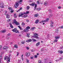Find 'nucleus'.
<instances>
[{
  "label": "nucleus",
  "mask_w": 63,
  "mask_h": 63,
  "mask_svg": "<svg viewBox=\"0 0 63 63\" xmlns=\"http://www.w3.org/2000/svg\"><path fill=\"white\" fill-rule=\"evenodd\" d=\"M26 21H27V22H28V21H29V20H26Z\"/></svg>",
  "instance_id": "13d9d810"
},
{
  "label": "nucleus",
  "mask_w": 63,
  "mask_h": 63,
  "mask_svg": "<svg viewBox=\"0 0 63 63\" xmlns=\"http://www.w3.org/2000/svg\"><path fill=\"white\" fill-rule=\"evenodd\" d=\"M6 17L7 18H9L10 17V16L8 14H7Z\"/></svg>",
  "instance_id": "ddd939ff"
},
{
  "label": "nucleus",
  "mask_w": 63,
  "mask_h": 63,
  "mask_svg": "<svg viewBox=\"0 0 63 63\" xmlns=\"http://www.w3.org/2000/svg\"><path fill=\"white\" fill-rule=\"evenodd\" d=\"M6 32V30H2L0 31L1 33H4Z\"/></svg>",
  "instance_id": "1a4fd4ad"
},
{
  "label": "nucleus",
  "mask_w": 63,
  "mask_h": 63,
  "mask_svg": "<svg viewBox=\"0 0 63 63\" xmlns=\"http://www.w3.org/2000/svg\"><path fill=\"white\" fill-rule=\"evenodd\" d=\"M53 23H54L53 22H51V25L53 24Z\"/></svg>",
  "instance_id": "09e8293b"
},
{
  "label": "nucleus",
  "mask_w": 63,
  "mask_h": 63,
  "mask_svg": "<svg viewBox=\"0 0 63 63\" xmlns=\"http://www.w3.org/2000/svg\"><path fill=\"white\" fill-rule=\"evenodd\" d=\"M26 28L27 29H30V27L29 26H28L26 27Z\"/></svg>",
  "instance_id": "2f4dec72"
},
{
  "label": "nucleus",
  "mask_w": 63,
  "mask_h": 63,
  "mask_svg": "<svg viewBox=\"0 0 63 63\" xmlns=\"http://www.w3.org/2000/svg\"><path fill=\"white\" fill-rule=\"evenodd\" d=\"M30 9V6H27V10H29Z\"/></svg>",
  "instance_id": "cd10ccee"
},
{
  "label": "nucleus",
  "mask_w": 63,
  "mask_h": 63,
  "mask_svg": "<svg viewBox=\"0 0 63 63\" xmlns=\"http://www.w3.org/2000/svg\"><path fill=\"white\" fill-rule=\"evenodd\" d=\"M20 2H22V0H19Z\"/></svg>",
  "instance_id": "8fccbe9b"
},
{
  "label": "nucleus",
  "mask_w": 63,
  "mask_h": 63,
  "mask_svg": "<svg viewBox=\"0 0 63 63\" xmlns=\"http://www.w3.org/2000/svg\"><path fill=\"white\" fill-rule=\"evenodd\" d=\"M8 9H9L10 11H12L13 9H12V8L10 7H8Z\"/></svg>",
  "instance_id": "4be33fe9"
},
{
  "label": "nucleus",
  "mask_w": 63,
  "mask_h": 63,
  "mask_svg": "<svg viewBox=\"0 0 63 63\" xmlns=\"http://www.w3.org/2000/svg\"><path fill=\"white\" fill-rule=\"evenodd\" d=\"M34 16L35 17H38L39 16L38 14H35L34 15Z\"/></svg>",
  "instance_id": "6ab92c4d"
},
{
  "label": "nucleus",
  "mask_w": 63,
  "mask_h": 63,
  "mask_svg": "<svg viewBox=\"0 0 63 63\" xmlns=\"http://www.w3.org/2000/svg\"><path fill=\"white\" fill-rule=\"evenodd\" d=\"M9 25H10V27L11 28H14V27L13 26L12 24H11V23H9Z\"/></svg>",
  "instance_id": "dca6fc26"
},
{
  "label": "nucleus",
  "mask_w": 63,
  "mask_h": 63,
  "mask_svg": "<svg viewBox=\"0 0 63 63\" xmlns=\"http://www.w3.org/2000/svg\"><path fill=\"white\" fill-rule=\"evenodd\" d=\"M14 12L13 10H12L11 11H10L11 13H13V12Z\"/></svg>",
  "instance_id": "603ef678"
},
{
  "label": "nucleus",
  "mask_w": 63,
  "mask_h": 63,
  "mask_svg": "<svg viewBox=\"0 0 63 63\" xmlns=\"http://www.w3.org/2000/svg\"><path fill=\"white\" fill-rule=\"evenodd\" d=\"M26 48H27V49H29V47H27Z\"/></svg>",
  "instance_id": "338daca9"
},
{
  "label": "nucleus",
  "mask_w": 63,
  "mask_h": 63,
  "mask_svg": "<svg viewBox=\"0 0 63 63\" xmlns=\"http://www.w3.org/2000/svg\"><path fill=\"white\" fill-rule=\"evenodd\" d=\"M40 42H38L36 44V46L37 47H38L39 45H40Z\"/></svg>",
  "instance_id": "9b49d317"
},
{
  "label": "nucleus",
  "mask_w": 63,
  "mask_h": 63,
  "mask_svg": "<svg viewBox=\"0 0 63 63\" xmlns=\"http://www.w3.org/2000/svg\"><path fill=\"white\" fill-rule=\"evenodd\" d=\"M34 37H35V38H36V39H38L39 38V37H38V34L37 33H35L34 34Z\"/></svg>",
  "instance_id": "39448f33"
},
{
  "label": "nucleus",
  "mask_w": 63,
  "mask_h": 63,
  "mask_svg": "<svg viewBox=\"0 0 63 63\" xmlns=\"http://www.w3.org/2000/svg\"><path fill=\"white\" fill-rule=\"evenodd\" d=\"M41 51H44V49L43 48L41 49Z\"/></svg>",
  "instance_id": "052dcab7"
},
{
  "label": "nucleus",
  "mask_w": 63,
  "mask_h": 63,
  "mask_svg": "<svg viewBox=\"0 0 63 63\" xmlns=\"http://www.w3.org/2000/svg\"><path fill=\"white\" fill-rule=\"evenodd\" d=\"M37 10H41V8H37Z\"/></svg>",
  "instance_id": "4c0bfd02"
},
{
  "label": "nucleus",
  "mask_w": 63,
  "mask_h": 63,
  "mask_svg": "<svg viewBox=\"0 0 63 63\" xmlns=\"http://www.w3.org/2000/svg\"><path fill=\"white\" fill-rule=\"evenodd\" d=\"M1 57H0V63H1Z\"/></svg>",
  "instance_id": "49530a36"
},
{
  "label": "nucleus",
  "mask_w": 63,
  "mask_h": 63,
  "mask_svg": "<svg viewBox=\"0 0 63 63\" xmlns=\"http://www.w3.org/2000/svg\"><path fill=\"white\" fill-rule=\"evenodd\" d=\"M8 36H10V35H11V34L10 33H8Z\"/></svg>",
  "instance_id": "e2e57ef3"
},
{
  "label": "nucleus",
  "mask_w": 63,
  "mask_h": 63,
  "mask_svg": "<svg viewBox=\"0 0 63 63\" xmlns=\"http://www.w3.org/2000/svg\"><path fill=\"white\" fill-rule=\"evenodd\" d=\"M39 19H37L35 21V23L36 24L38 23L39 22Z\"/></svg>",
  "instance_id": "a211bd4d"
},
{
  "label": "nucleus",
  "mask_w": 63,
  "mask_h": 63,
  "mask_svg": "<svg viewBox=\"0 0 63 63\" xmlns=\"http://www.w3.org/2000/svg\"><path fill=\"white\" fill-rule=\"evenodd\" d=\"M26 56L27 57H28L30 55V53L29 52H26L25 54Z\"/></svg>",
  "instance_id": "423d86ee"
},
{
  "label": "nucleus",
  "mask_w": 63,
  "mask_h": 63,
  "mask_svg": "<svg viewBox=\"0 0 63 63\" xmlns=\"http://www.w3.org/2000/svg\"><path fill=\"white\" fill-rule=\"evenodd\" d=\"M21 25L22 26H24V25H25V23L23 22L21 23Z\"/></svg>",
  "instance_id": "b1692460"
},
{
  "label": "nucleus",
  "mask_w": 63,
  "mask_h": 63,
  "mask_svg": "<svg viewBox=\"0 0 63 63\" xmlns=\"http://www.w3.org/2000/svg\"><path fill=\"white\" fill-rule=\"evenodd\" d=\"M30 33H28L27 34V36L28 37V38H29L30 37Z\"/></svg>",
  "instance_id": "412c9836"
},
{
  "label": "nucleus",
  "mask_w": 63,
  "mask_h": 63,
  "mask_svg": "<svg viewBox=\"0 0 63 63\" xmlns=\"http://www.w3.org/2000/svg\"><path fill=\"white\" fill-rule=\"evenodd\" d=\"M59 28H63V26H62L61 27H59Z\"/></svg>",
  "instance_id": "de8ad7c7"
},
{
  "label": "nucleus",
  "mask_w": 63,
  "mask_h": 63,
  "mask_svg": "<svg viewBox=\"0 0 63 63\" xmlns=\"http://www.w3.org/2000/svg\"><path fill=\"white\" fill-rule=\"evenodd\" d=\"M14 47L15 48H18V47L16 44L14 46Z\"/></svg>",
  "instance_id": "2eb2a0df"
},
{
  "label": "nucleus",
  "mask_w": 63,
  "mask_h": 63,
  "mask_svg": "<svg viewBox=\"0 0 63 63\" xmlns=\"http://www.w3.org/2000/svg\"><path fill=\"white\" fill-rule=\"evenodd\" d=\"M37 4H35V5L34 7V10H36V8L37 7Z\"/></svg>",
  "instance_id": "72a5a7b5"
},
{
  "label": "nucleus",
  "mask_w": 63,
  "mask_h": 63,
  "mask_svg": "<svg viewBox=\"0 0 63 63\" xmlns=\"http://www.w3.org/2000/svg\"><path fill=\"white\" fill-rule=\"evenodd\" d=\"M17 56H18V55H19V53H18L17 52Z\"/></svg>",
  "instance_id": "3c124183"
},
{
  "label": "nucleus",
  "mask_w": 63,
  "mask_h": 63,
  "mask_svg": "<svg viewBox=\"0 0 63 63\" xmlns=\"http://www.w3.org/2000/svg\"><path fill=\"white\" fill-rule=\"evenodd\" d=\"M62 7H61L60 6H59L58 7V8L59 9H60Z\"/></svg>",
  "instance_id": "37998d69"
},
{
  "label": "nucleus",
  "mask_w": 63,
  "mask_h": 63,
  "mask_svg": "<svg viewBox=\"0 0 63 63\" xmlns=\"http://www.w3.org/2000/svg\"><path fill=\"white\" fill-rule=\"evenodd\" d=\"M29 12L26 11V14H29Z\"/></svg>",
  "instance_id": "a19ab883"
},
{
  "label": "nucleus",
  "mask_w": 63,
  "mask_h": 63,
  "mask_svg": "<svg viewBox=\"0 0 63 63\" xmlns=\"http://www.w3.org/2000/svg\"><path fill=\"white\" fill-rule=\"evenodd\" d=\"M62 59V58H60L59 59V60H61V59Z\"/></svg>",
  "instance_id": "bf43d9fd"
},
{
  "label": "nucleus",
  "mask_w": 63,
  "mask_h": 63,
  "mask_svg": "<svg viewBox=\"0 0 63 63\" xmlns=\"http://www.w3.org/2000/svg\"><path fill=\"white\" fill-rule=\"evenodd\" d=\"M19 32V31L18 30H17L16 29V32H15V33H18V32Z\"/></svg>",
  "instance_id": "c9c22d12"
},
{
  "label": "nucleus",
  "mask_w": 63,
  "mask_h": 63,
  "mask_svg": "<svg viewBox=\"0 0 63 63\" xmlns=\"http://www.w3.org/2000/svg\"><path fill=\"white\" fill-rule=\"evenodd\" d=\"M25 41H24V42H21V44H22L23 45V44H25Z\"/></svg>",
  "instance_id": "58836bf2"
},
{
  "label": "nucleus",
  "mask_w": 63,
  "mask_h": 63,
  "mask_svg": "<svg viewBox=\"0 0 63 63\" xmlns=\"http://www.w3.org/2000/svg\"><path fill=\"white\" fill-rule=\"evenodd\" d=\"M35 28V27H32V28H31V30H32V31H33L34 30V29Z\"/></svg>",
  "instance_id": "5701e85b"
},
{
  "label": "nucleus",
  "mask_w": 63,
  "mask_h": 63,
  "mask_svg": "<svg viewBox=\"0 0 63 63\" xmlns=\"http://www.w3.org/2000/svg\"><path fill=\"white\" fill-rule=\"evenodd\" d=\"M2 47V46H0V48H1Z\"/></svg>",
  "instance_id": "6e6d98bb"
},
{
  "label": "nucleus",
  "mask_w": 63,
  "mask_h": 63,
  "mask_svg": "<svg viewBox=\"0 0 63 63\" xmlns=\"http://www.w3.org/2000/svg\"><path fill=\"white\" fill-rule=\"evenodd\" d=\"M16 28H15L14 29H13L12 30V31L14 32H16Z\"/></svg>",
  "instance_id": "f3484780"
},
{
  "label": "nucleus",
  "mask_w": 63,
  "mask_h": 63,
  "mask_svg": "<svg viewBox=\"0 0 63 63\" xmlns=\"http://www.w3.org/2000/svg\"><path fill=\"white\" fill-rule=\"evenodd\" d=\"M18 27H19V28L20 29V30H22V28L21 27H20V26H18Z\"/></svg>",
  "instance_id": "bb28decb"
},
{
  "label": "nucleus",
  "mask_w": 63,
  "mask_h": 63,
  "mask_svg": "<svg viewBox=\"0 0 63 63\" xmlns=\"http://www.w3.org/2000/svg\"><path fill=\"white\" fill-rule=\"evenodd\" d=\"M8 46H4L3 47V49H7L8 48Z\"/></svg>",
  "instance_id": "0eeeda50"
},
{
  "label": "nucleus",
  "mask_w": 63,
  "mask_h": 63,
  "mask_svg": "<svg viewBox=\"0 0 63 63\" xmlns=\"http://www.w3.org/2000/svg\"><path fill=\"white\" fill-rule=\"evenodd\" d=\"M58 40L57 39H54L53 42L54 43H55V42H57Z\"/></svg>",
  "instance_id": "a878e982"
},
{
  "label": "nucleus",
  "mask_w": 63,
  "mask_h": 63,
  "mask_svg": "<svg viewBox=\"0 0 63 63\" xmlns=\"http://www.w3.org/2000/svg\"><path fill=\"white\" fill-rule=\"evenodd\" d=\"M37 3L38 4H40V1H39V0H38L37 1Z\"/></svg>",
  "instance_id": "e433bc0d"
},
{
  "label": "nucleus",
  "mask_w": 63,
  "mask_h": 63,
  "mask_svg": "<svg viewBox=\"0 0 63 63\" xmlns=\"http://www.w3.org/2000/svg\"><path fill=\"white\" fill-rule=\"evenodd\" d=\"M48 20H49V19L48 18H47L46 20H45L46 22H47V21H48Z\"/></svg>",
  "instance_id": "f704fd0d"
},
{
  "label": "nucleus",
  "mask_w": 63,
  "mask_h": 63,
  "mask_svg": "<svg viewBox=\"0 0 63 63\" xmlns=\"http://www.w3.org/2000/svg\"><path fill=\"white\" fill-rule=\"evenodd\" d=\"M6 59L7 60H8L7 62H10V57L9 56V57L8 56L4 57V60H6Z\"/></svg>",
  "instance_id": "f03ea898"
},
{
  "label": "nucleus",
  "mask_w": 63,
  "mask_h": 63,
  "mask_svg": "<svg viewBox=\"0 0 63 63\" xmlns=\"http://www.w3.org/2000/svg\"><path fill=\"white\" fill-rule=\"evenodd\" d=\"M31 59H33V56H31Z\"/></svg>",
  "instance_id": "c03bdc74"
},
{
  "label": "nucleus",
  "mask_w": 63,
  "mask_h": 63,
  "mask_svg": "<svg viewBox=\"0 0 63 63\" xmlns=\"http://www.w3.org/2000/svg\"><path fill=\"white\" fill-rule=\"evenodd\" d=\"M32 41L33 42H36L37 40H36L35 39H34V38H33L32 39Z\"/></svg>",
  "instance_id": "393cba45"
},
{
  "label": "nucleus",
  "mask_w": 63,
  "mask_h": 63,
  "mask_svg": "<svg viewBox=\"0 0 63 63\" xmlns=\"http://www.w3.org/2000/svg\"><path fill=\"white\" fill-rule=\"evenodd\" d=\"M18 61H19V62H20V61H21V60H18Z\"/></svg>",
  "instance_id": "69168bd1"
},
{
  "label": "nucleus",
  "mask_w": 63,
  "mask_h": 63,
  "mask_svg": "<svg viewBox=\"0 0 63 63\" xmlns=\"http://www.w3.org/2000/svg\"><path fill=\"white\" fill-rule=\"evenodd\" d=\"M41 62H42L41 61V60H39V61H38V63H41Z\"/></svg>",
  "instance_id": "79ce46f5"
},
{
  "label": "nucleus",
  "mask_w": 63,
  "mask_h": 63,
  "mask_svg": "<svg viewBox=\"0 0 63 63\" xmlns=\"http://www.w3.org/2000/svg\"><path fill=\"white\" fill-rule=\"evenodd\" d=\"M48 11L50 13V12H51V10H50V9H49Z\"/></svg>",
  "instance_id": "a18cd8bd"
},
{
  "label": "nucleus",
  "mask_w": 63,
  "mask_h": 63,
  "mask_svg": "<svg viewBox=\"0 0 63 63\" xmlns=\"http://www.w3.org/2000/svg\"><path fill=\"white\" fill-rule=\"evenodd\" d=\"M14 22L15 24H16V25H19V23L16 21V19H14Z\"/></svg>",
  "instance_id": "7ed1b4c3"
},
{
  "label": "nucleus",
  "mask_w": 63,
  "mask_h": 63,
  "mask_svg": "<svg viewBox=\"0 0 63 63\" xmlns=\"http://www.w3.org/2000/svg\"><path fill=\"white\" fill-rule=\"evenodd\" d=\"M24 14H21V15H19V17L21 16H23Z\"/></svg>",
  "instance_id": "c756f323"
},
{
  "label": "nucleus",
  "mask_w": 63,
  "mask_h": 63,
  "mask_svg": "<svg viewBox=\"0 0 63 63\" xmlns=\"http://www.w3.org/2000/svg\"><path fill=\"white\" fill-rule=\"evenodd\" d=\"M32 42V39H29L27 40L26 41V42Z\"/></svg>",
  "instance_id": "9d476101"
},
{
  "label": "nucleus",
  "mask_w": 63,
  "mask_h": 63,
  "mask_svg": "<svg viewBox=\"0 0 63 63\" xmlns=\"http://www.w3.org/2000/svg\"><path fill=\"white\" fill-rule=\"evenodd\" d=\"M55 38L56 39H59V37L58 36H55Z\"/></svg>",
  "instance_id": "c85d7f7f"
},
{
  "label": "nucleus",
  "mask_w": 63,
  "mask_h": 63,
  "mask_svg": "<svg viewBox=\"0 0 63 63\" xmlns=\"http://www.w3.org/2000/svg\"><path fill=\"white\" fill-rule=\"evenodd\" d=\"M15 17V18H16L17 17V16H14Z\"/></svg>",
  "instance_id": "774afa93"
},
{
  "label": "nucleus",
  "mask_w": 63,
  "mask_h": 63,
  "mask_svg": "<svg viewBox=\"0 0 63 63\" xmlns=\"http://www.w3.org/2000/svg\"><path fill=\"white\" fill-rule=\"evenodd\" d=\"M46 22V20H42V22Z\"/></svg>",
  "instance_id": "ea45409f"
},
{
  "label": "nucleus",
  "mask_w": 63,
  "mask_h": 63,
  "mask_svg": "<svg viewBox=\"0 0 63 63\" xmlns=\"http://www.w3.org/2000/svg\"><path fill=\"white\" fill-rule=\"evenodd\" d=\"M29 62V60H27V63H28Z\"/></svg>",
  "instance_id": "864d4df0"
},
{
  "label": "nucleus",
  "mask_w": 63,
  "mask_h": 63,
  "mask_svg": "<svg viewBox=\"0 0 63 63\" xmlns=\"http://www.w3.org/2000/svg\"><path fill=\"white\" fill-rule=\"evenodd\" d=\"M44 4L45 6H47V1H45L44 2Z\"/></svg>",
  "instance_id": "4468645a"
},
{
  "label": "nucleus",
  "mask_w": 63,
  "mask_h": 63,
  "mask_svg": "<svg viewBox=\"0 0 63 63\" xmlns=\"http://www.w3.org/2000/svg\"><path fill=\"white\" fill-rule=\"evenodd\" d=\"M63 53V51L62 50L60 51V54H62Z\"/></svg>",
  "instance_id": "473e14b6"
},
{
  "label": "nucleus",
  "mask_w": 63,
  "mask_h": 63,
  "mask_svg": "<svg viewBox=\"0 0 63 63\" xmlns=\"http://www.w3.org/2000/svg\"><path fill=\"white\" fill-rule=\"evenodd\" d=\"M8 21H11V20L9 19L7 20Z\"/></svg>",
  "instance_id": "680f3d73"
},
{
  "label": "nucleus",
  "mask_w": 63,
  "mask_h": 63,
  "mask_svg": "<svg viewBox=\"0 0 63 63\" xmlns=\"http://www.w3.org/2000/svg\"><path fill=\"white\" fill-rule=\"evenodd\" d=\"M29 5L30 6H35V4L34 3H32L31 4H29Z\"/></svg>",
  "instance_id": "f8f14e48"
},
{
  "label": "nucleus",
  "mask_w": 63,
  "mask_h": 63,
  "mask_svg": "<svg viewBox=\"0 0 63 63\" xmlns=\"http://www.w3.org/2000/svg\"><path fill=\"white\" fill-rule=\"evenodd\" d=\"M22 9V7H20V8L18 10V11H16L17 12H19V11H20V10H21Z\"/></svg>",
  "instance_id": "aec40b11"
},
{
  "label": "nucleus",
  "mask_w": 63,
  "mask_h": 63,
  "mask_svg": "<svg viewBox=\"0 0 63 63\" xmlns=\"http://www.w3.org/2000/svg\"><path fill=\"white\" fill-rule=\"evenodd\" d=\"M27 16V15H25L24 16H23V17L24 18H25V17H26Z\"/></svg>",
  "instance_id": "7c9ffc66"
},
{
  "label": "nucleus",
  "mask_w": 63,
  "mask_h": 63,
  "mask_svg": "<svg viewBox=\"0 0 63 63\" xmlns=\"http://www.w3.org/2000/svg\"><path fill=\"white\" fill-rule=\"evenodd\" d=\"M35 58H37V55H35Z\"/></svg>",
  "instance_id": "4d7b16f0"
},
{
  "label": "nucleus",
  "mask_w": 63,
  "mask_h": 63,
  "mask_svg": "<svg viewBox=\"0 0 63 63\" xmlns=\"http://www.w3.org/2000/svg\"><path fill=\"white\" fill-rule=\"evenodd\" d=\"M29 31V30L27 29L26 28L24 29V31L25 32H27Z\"/></svg>",
  "instance_id": "6e6552de"
},
{
  "label": "nucleus",
  "mask_w": 63,
  "mask_h": 63,
  "mask_svg": "<svg viewBox=\"0 0 63 63\" xmlns=\"http://www.w3.org/2000/svg\"><path fill=\"white\" fill-rule=\"evenodd\" d=\"M17 2L14 5V7L15 8H17L18 7V5H19V3H20V1H19V0H17Z\"/></svg>",
  "instance_id": "f257e3e1"
},
{
  "label": "nucleus",
  "mask_w": 63,
  "mask_h": 63,
  "mask_svg": "<svg viewBox=\"0 0 63 63\" xmlns=\"http://www.w3.org/2000/svg\"><path fill=\"white\" fill-rule=\"evenodd\" d=\"M53 26L52 25H51V27H53Z\"/></svg>",
  "instance_id": "0e129e2a"
},
{
  "label": "nucleus",
  "mask_w": 63,
  "mask_h": 63,
  "mask_svg": "<svg viewBox=\"0 0 63 63\" xmlns=\"http://www.w3.org/2000/svg\"><path fill=\"white\" fill-rule=\"evenodd\" d=\"M28 2H29L30 3V2H31V0H29L28 1Z\"/></svg>",
  "instance_id": "5fc2aeb1"
},
{
  "label": "nucleus",
  "mask_w": 63,
  "mask_h": 63,
  "mask_svg": "<svg viewBox=\"0 0 63 63\" xmlns=\"http://www.w3.org/2000/svg\"><path fill=\"white\" fill-rule=\"evenodd\" d=\"M0 7L1 8H4V4L2 3H0Z\"/></svg>",
  "instance_id": "20e7f679"
}]
</instances>
